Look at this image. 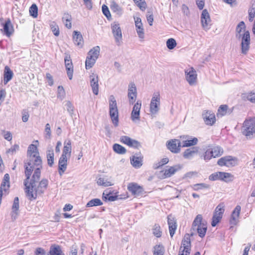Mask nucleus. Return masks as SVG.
<instances>
[{"label": "nucleus", "mask_w": 255, "mask_h": 255, "mask_svg": "<svg viewBox=\"0 0 255 255\" xmlns=\"http://www.w3.org/2000/svg\"><path fill=\"white\" fill-rule=\"evenodd\" d=\"M231 177V174L224 172H217L212 174L209 177V179L212 181L221 180L226 182L228 181L227 179Z\"/></svg>", "instance_id": "f8f14e48"}, {"label": "nucleus", "mask_w": 255, "mask_h": 255, "mask_svg": "<svg viewBox=\"0 0 255 255\" xmlns=\"http://www.w3.org/2000/svg\"><path fill=\"white\" fill-rule=\"evenodd\" d=\"M73 39L75 45L79 47H82L84 41L82 35L79 31H74L73 32Z\"/></svg>", "instance_id": "5701e85b"}, {"label": "nucleus", "mask_w": 255, "mask_h": 255, "mask_svg": "<svg viewBox=\"0 0 255 255\" xmlns=\"http://www.w3.org/2000/svg\"><path fill=\"white\" fill-rule=\"evenodd\" d=\"M111 9L117 14L121 15L123 13L122 8L116 2L113 1L111 5Z\"/></svg>", "instance_id": "37998d69"}, {"label": "nucleus", "mask_w": 255, "mask_h": 255, "mask_svg": "<svg viewBox=\"0 0 255 255\" xmlns=\"http://www.w3.org/2000/svg\"><path fill=\"white\" fill-rule=\"evenodd\" d=\"M42 162L40 156L34 155L28 156L24 161L26 178L23 184L26 196L30 200H35L38 195L42 194L48 186L47 179L43 178L39 181L42 168Z\"/></svg>", "instance_id": "f257e3e1"}, {"label": "nucleus", "mask_w": 255, "mask_h": 255, "mask_svg": "<svg viewBox=\"0 0 255 255\" xmlns=\"http://www.w3.org/2000/svg\"><path fill=\"white\" fill-rule=\"evenodd\" d=\"M202 216L201 215L199 214L198 215L196 218H195L193 224H192V229L193 230H195V228H196L197 227H199V225L201 224H205L203 222H202Z\"/></svg>", "instance_id": "a19ab883"}, {"label": "nucleus", "mask_w": 255, "mask_h": 255, "mask_svg": "<svg viewBox=\"0 0 255 255\" xmlns=\"http://www.w3.org/2000/svg\"><path fill=\"white\" fill-rule=\"evenodd\" d=\"M67 166V157L61 156L58 161V172L60 175H63Z\"/></svg>", "instance_id": "aec40b11"}, {"label": "nucleus", "mask_w": 255, "mask_h": 255, "mask_svg": "<svg viewBox=\"0 0 255 255\" xmlns=\"http://www.w3.org/2000/svg\"><path fill=\"white\" fill-rule=\"evenodd\" d=\"M176 40L173 38H169L166 41L167 47L170 49H173L176 46Z\"/></svg>", "instance_id": "6e6d98bb"}, {"label": "nucleus", "mask_w": 255, "mask_h": 255, "mask_svg": "<svg viewBox=\"0 0 255 255\" xmlns=\"http://www.w3.org/2000/svg\"><path fill=\"white\" fill-rule=\"evenodd\" d=\"M237 40L241 41V51L243 54H247L249 49L251 41L250 34L249 31L235 35Z\"/></svg>", "instance_id": "20e7f679"}, {"label": "nucleus", "mask_w": 255, "mask_h": 255, "mask_svg": "<svg viewBox=\"0 0 255 255\" xmlns=\"http://www.w3.org/2000/svg\"><path fill=\"white\" fill-rule=\"evenodd\" d=\"M153 234L157 238H159L161 236L162 232L160 230V227L158 224H155L152 229Z\"/></svg>", "instance_id": "de8ad7c7"}, {"label": "nucleus", "mask_w": 255, "mask_h": 255, "mask_svg": "<svg viewBox=\"0 0 255 255\" xmlns=\"http://www.w3.org/2000/svg\"><path fill=\"white\" fill-rule=\"evenodd\" d=\"M19 145L17 144H14L13 146H12L11 148L8 149L6 152L7 153H10L11 154H13L14 153H15L17 151L19 150Z\"/></svg>", "instance_id": "69168bd1"}, {"label": "nucleus", "mask_w": 255, "mask_h": 255, "mask_svg": "<svg viewBox=\"0 0 255 255\" xmlns=\"http://www.w3.org/2000/svg\"><path fill=\"white\" fill-rule=\"evenodd\" d=\"M90 82L93 93L95 95H97L99 93V78L98 75L94 73L90 75Z\"/></svg>", "instance_id": "2eb2a0df"}, {"label": "nucleus", "mask_w": 255, "mask_h": 255, "mask_svg": "<svg viewBox=\"0 0 255 255\" xmlns=\"http://www.w3.org/2000/svg\"><path fill=\"white\" fill-rule=\"evenodd\" d=\"M27 155L28 156L30 155L40 156L37 146L33 144H30L28 147Z\"/></svg>", "instance_id": "f704fd0d"}, {"label": "nucleus", "mask_w": 255, "mask_h": 255, "mask_svg": "<svg viewBox=\"0 0 255 255\" xmlns=\"http://www.w3.org/2000/svg\"><path fill=\"white\" fill-rule=\"evenodd\" d=\"M247 98L249 101L255 103V91L249 93Z\"/></svg>", "instance_id": "774afa93"}, {"label": "nucleus", "mask_w": 255, "mask_h": 255, "mask_svg": "<svg viewBox=\"0 0 255 255\" xmlns=\"http://www.w3.org/2000/svg\"><path fill=\"white\" fill-rule=\"evenodd\" d=\"M226 162L228 163L226 164V166L229 167L230 166H233L235 164V159L231 156H225Z\"/></svg>", "instance_id": "680f3d73"}, {"label": "nucleus", "mask_w": 255, "mask_h": 255, "mask_svg": "<svg viewBox=\"0 0 255 255\" xmlns=\"http://www.w3.org/2000/svg\"><path fill=\"white\" fill-rule=\"evenodd\" d=\"M211 150V154H213V158H216L221 156L223 153V149L219 146H216L210 148Z\"/></svg>", "instance_id": "4c0bfd02"}, {"label": "nucleus", "mask_w": 255, "mask_h": 255, "mask_svg": "<svg viewBox=\"0 0 255 255\" xmlns=\"http://www.w3.org/2000/svg\"><path fill=\"white\" fill-rule=\"evenodd\" d=\"M202 117L207 125L212 126L216 122L214 113L211 111H205L202 113Z\"/></svg>", "instance_id": "ddd939ff"}, {"label": "nucleus", "mask_w": 255, "mask_h": 255, "mask_svg": "<svg viewBox=\"0 0 255 255\" xmlns=\"http://www.w3.org/2000/svg\"><path fill=\"white\" fill-rule=\"evenodd\" d=\"M112 33L115 39V41L118 45H120L122 42V33L120 24L114 22L111 24Z\"/></svg>", "instance_id": "0eeeda50"}, {"label": "nucleus", "mask_w": 255, "mask_h": 255, "mask_svg": "<svg viewBox=\"0 0 255 255\" xmlns=\"http://www.w3.org/2000/svg\"><path fill=\"white\" fill-rule=\"evenodd\" d=\"M48 255H65V254L60 246L53 244L50 247Z\"/></svg>", "instance_id": "4be33fe9"}, {"label": "nucleus", "mask_w": 255, "mask_h": 255, "mask_svg": "<svg viewBox=\"0 0 255 255\" xmlns=\"http://www.w3.org/2000/svg\"><path fill=\"white\" fill-rule=\"evenodd\" d=\"M228 109V106L226 105H223L220 106V107L219 108L218 113H217V116L219 117H222L225 116L227 113V111Z\"/></svg>", "instance_id": "49530a36"}, {"label": "nucleus", "mask_w": 255, "mask_h": 255, "mask_svg": "<svg viewBox=\"0 0 255 255\" xmlns=\"http://www.w3.org/2000/svg\"><path fill=\"white\" fill-rule=\"evenodd\" d=\"M139 8L144 10L145 9L146 4L144 0H133Z\"/></svg>", "instance_id": "bf43d9fd"}, {"label": "nucleus", "mask_w": 255, "mask_h": 255, "mask_svg": "<svg viewBox=\"0 0 255 255\" xmlns=\"http://www.w3.org/2000/svg\"><path fill=\"white\" fill-rule=\"evenodd\" d=\"M35 255H46L45 251L42 248H37L35 252Z\"/></svg>", "instance_id": "338daca9"}, {"label": "nucleus", "mask_w": 255, "mask_h": 255, "mask_svg": "<svg viewBox=\"0 0 255 255\" xmlns=\"http://www.w3.org/2000/svg\"><path fill=\"white\" fill-rule=\"evenodd\" d=\"M224 211V206L223 204H220L216 207L212 217L211 222L212 227H215L220 222L222 218Z\"/></svg>", "instance_id": "39448f33"}, {"label": "nucleus", "mask_w": 255, "mask_h": 255, "mask_svg": "<svg viewBox=\"0 0 255 255\" xmlns=\"http://www.w3.org/2000/svg\"><path fill=\"white\" fill-rule=\"evenodd\" d=\"M46 158L48 165L50 167H52L54 164V153L53 150L51 147L48 148L47 150Z\"/></svg>", "instance_id": "c756f323"}, {"label": "nucleus", "mask_w": 255, "mask_h": 255, "mask_svg": "<svg viewBox=\"0 0 255 255\" xmlns=\"http://www.w3.org/2000/svg\"><path fill=\"white\" fill-rule=\"evenodd\" d=\"M142 157L137 154L133 155L130 157V162L135 168H139L142 165Z\"/></svg>", "instance_id": "c85d7f7f"}, {"label": "nucleus", "mask_w": 255, "mask_h": 255, "mask_svg": "<svg viewBox=\"0 0 255 255\" xmlns=\"http://www.w3.org/2000/svg\"><path fill=\"white\" fill-rule=\"evenodd\" d=\"M146 18H147V20L149 25L152 26L153 24V15L151 11H147Z\"/></svg>", "instance_id": "0e129e2a"}, {"label": "nucleus", "mask_w": 255, "mask_h": 255, "mask_svg": "<svg viewBox=\"0 0 255 255\" xmlns=\"http://www.w3.org/2000/svg\"><path fill=\"white\" fill-rule=\"evenodd\" d=\"M29 13L34 18H36L38 15V7L35 4H32L29 8Z\"/></svg>", "instance_id": "603ef678"}, {"label": "nucleus", "mask_w": 255, "mask_h": 255, "mask_svg": "<svg viewBox=\"0 0 255 255\" xmlns=\"http://www.w3.org/2000/svg\"><path fill=\"white\" fill-rule=\"evenodd\" d=\"M118 199V196L113 195L108 191H105L103 193V199L105 201H114Z\"/></svg>", "instance_id": "72a5a7b5"}, {"label": "nucleus", "mask_w": 255, "mask_h": 255, "mask_svg": "<svg viewBox=\"0 0 255 255\" xmlns=\"http://www.w3.org/2000/svg\"><path fill=\"white\" fill-rule=\"evenodd\" d=\"M182 166L180 164L171 166L168 169L160 172V174H162V175H161V178L162 179L169 178L174 174L176 172L180 170Z\"/></svg>", "instance_id": "9d476101"}, {"label": "nucleus", "mask_w": 255, "mask_h": 255, "mask_svg": "<svg viewBox=\"0 0 255 255\" xmlns=\"http://www.w3.org/2000/svg\"><path fill=\"white\" fill-rule=\"evenodd\" d=\"M120 141L130 147L138 148L140 146V144L137 140L133 139L128 136H122L120 137Z\"/></svg>", "instance_id": "dca6fc26"}, {"label": "nucleus", "mask_w": 255, "mask_h": 255, "mask_svg": "<svg viewBox=\"0 0 255 255\" xmlns=\"http://www.w3.org/2000/svg\"><path fill=\"white\" fill-rule=\"evenodd\" d=\"M13 76V73L10 68L8 66H5L3 73L4 84L6 85L9 81H10L12 79Z\"/></svg>", "instance_id": "a878e982"}, {"label": "nucleus", "mask_w": 255, "mask_h": 255, "mask_svg": "<svg viewBox=\"0 0 255 255\" xmlns=\"http://www.w3.org/2000/svg\"><path fill=\"white\" fill-rule=\"evenodd\" d=\"M213 154H211V150L210 148L207 149L203 155H201V158L203 157L205 160L208 161L213 157Z\"/></svg>", "instance_id": "4d7b16f0"}, {"label": "nucleus", "mask_w": 255, "mask_h": 255, "mask_svg": "<svg viewBox=\"0 0 255 255\" xmlns=\"http://www.w3.org/2000/svg\"><path fill=\"white\" fill-rule=\"evenodd\" d=\"M50 28L53 32V34L58 36L59 35V27L56 23L54 21H52L50 25Z\"/></svg>", "instance_id": "8fccbe9b"}, {"label": "nucleus", "mask_w": 255, "mask_h": 255, "mask_svg": "<svg viewBox=\"0 0 255 255\" xmlns=\"http://www.w3.org/2000/svg\"><path fill=\"white\" fill-rule=\"evenodd\" d=\"M65 103V106L67 109V111L69 113L70 116L72 117V115L74 113V107L71 102L69 101H66L64 102Z\"/></svg>", "instance_id": "864d4df0"}, {"label": "nucleus", "mask_w": 255, "mask_h": 255, "mask_svg": "<svg viewBox=\"0 0 255 255\" xmlns=\"http://www.w3.org/2000/svg\"><path fill=\"white\" fill-rule=\"evenodd\" d=\"M64 61L67 76L70 80H72L73 74V65L69 54L65 53Z\"/></svg>", "instance_id": "6e6552de"}, {"label": "nucleus", "mask_w": 255, "mask_h": 255, "mask_svg": "<svg viewBox=\"0 0 255 255\" xmlns=\"http://www.w3.org/2000/svg\"><path fill=\"white\" fill-rule=\"evenodd\" d=\"M134 19L136 30L138 36L140 38L143 39L144 38V33L141 20L139 17H136V18H134Z\"/></svg>", "instance_id": "412c9836"}, {"label": "nucleus", "mask_w": 255, "mask_h": 255, "mask_svg": "<svg viewBox=\"0 0 255 255\" xmlns=\"http://www.w3.org/2000/svg\"><path fill=\"white\" fill-rule=\"evenodd\" d=\"M169 161V159L168 158H164L162 159L159 162L157 163L154 164V168L158 169L160 167L164 165V164H167Z\"/></svg>", "instance_id": "052dcab7"}, {"label": "nucleus", "mask_w": 255, "mask_h": 255, "mask_svg": "<svg viewBox=\"0 0 255 255\" xmlns=\"http://www.w3.org/2000/svg\"><path fill=\"white\" fill-rule=\"evenodd\" d=\"M128 189L136 196L140 195L143 192L142 188L134 183H129L128 186Z\"/></svg>", "instance_id": "f3484780"}, {"label": "nucleus", "mask_w": 255, "mask_h": 255, "mask_svg": "<svg viewBox=\"0 0 255 255\" xmlns=\"http://www.w3.org/2000/svg\"><path fill=\"white\" fill-rule=\"evenodd\" d=\"M19 209V199L18 197H16L14 199L13 203L12 206V212L17 215V211Z\"/></svg>", "instance_id": "3c124183"}, {"label": "nucleus", "mask_w": 255, "mask_h": 255, "mask_svg": "<svg viewBox=\"0 0 255 255\" xmlns=\"http://www.w3.org/2000/svg\"><path fill=\"white\" fill-rule=\"evenodd\" d=\"M193 233H191L190 235L189 234H185L182 241V246L183 247L184 249H188L189 248H190V236H193Z\"/></svg>", "instance_id": "2f4dec72"}, {"label": "nucleus", "mask_w": 255, "mask_h": 255, "mask_svg": "<svg viewBox=\"0 0 255 255\" xmlns=\"http://www.w3.org/2000/svg\"><path fill=\"white\" fill-rule=\"evenodd\" d=\"M97 184L99 185L104 186L105 187L111 186L112 185L110 181H108V179L105 178H99L97 180Z\"/></svg>", "instance_id": "09e8293b"}, {"label": "nucleus", "mask_w": 255, "mask_h": 255, "mask_svg": "<svg viewBox=\"0 0 255 255\" xmlns=\"http://www.w3.org/2000/svg\"><path fill=\"white\" fill-rule=\"evenodd\" d=\"M100 52V48L99 46H96L92 48L88 53V56L90 57H92V58H94L97 60L99 56Z\"/></svg>", "instance_id": "473e14b6"}, {"label": "nucleus", "mask_w": 255, "mask_h": 255, "mask_svg": "<svg viewBox=\"0 0 255 255\" xmlns=\"http://www.w3.org/2000/svg\"><path fill=\"white\" fill-rule=\"evenodd\" d=\"M201 21L203 28L204 30H207L210 28L211 24V19L209 13L206 9H204L202 11Z\"/></svg>", "instance_id": "1a4fd4ad"}, {"label": "nucleus", "mask_w": 255, "mask_h": 255, "mask_svg": "<svg viewBox=\"0 0 255 255\" xmlns=\"http://www.w3.org/2000/svg\"><path fill=\"white\" fill-rule=\"evenodd\" d=\"M153 255H164V249L162 245H157L153 247Z\"/></svg>", "instance_id": "ea45409f"}, {"label": "nucleus", "mask_w": 255, "mask_h": 255, "mask_svg": "<svg viewBox=\"0 0 255 255\" xmlns=\"http://www.w3.org/2000/svg\"><path fill=\"white\" fill-rule=\"evenodd\" d=\"M199 147L194 146L185 150L183 153V156L186 159H191L196 154H198L199 151Z\"/></svg>", "instance_id": "6ab92c4d"}, {"label": "nucleus", "mask_w": 255, "mask_h": 255, "mask_svg": "<svg viewBox=\"0 0 255 255\" xmlns=\"http://www.w3.org/2000/svg\"><path fill=\"white\" fill-rule=\"evenodd\" d=\"M255 15V3L252 4L249 10V20L252 21Z\"/></svg>", "instance_id": "5fc2aeb1"}, {"label": "nucleus", "mask_w": 255, "mask_h": 255, "mask_svg": "<svg viewBox=\"0 0 255 255\" xmlns=\"http://www.w3.org/2000/svg\"><path fill=\"white\" fill-rule=\"evenodd\" d=\"M168 224L170 235L172 237L176 230L177 225L174 218L172 217L170 215L168 216Z\"/></svg>", "instance_id": "bb28decb"}, {"label": "nucleus", "mask_w": 255, "mask_h": 255, "mask_svg": "<svg viewBox=\"0 0 255 255\" xmlns=\"http://www.w3.org/2000/svg\"><path fill=\"white\" fill-rule=\"evenodd\" d=\"M113 148L114 151L118 154H124L126 153V149L124 146L119 144H114L113 145Z\"/></svg>", "instance_id": "58836bf2"}, {"label": "nucleus", "mask_w": 255, "mask_h": 255, "mask_svg": "<svg viewBox=\"0 0 255 255\" xmlns=\"http://www.w3.org/2000/svg\"><path fill=\"white\" fill-rule=\"evenodd\" d=\"M102 11L103 14L107 17L108 19L111 17L109 8L106 5H103L102 6Z\"/></svg>", "instance_id": "e2e57ef3"}, {"label": "nucleus", "mask_w": 255, "mask_h": 255, "mask_svg": "<svg viewBox=\"0 0 255 255\" xmlns=\"http://www.w3.org/2000/svg\"><path fill=\"white\" fill-rule=\"evenodd\" d=\"M246 30V26L245 22L243 21H242L239 23V24L237 25L236 29H235V35L238 34H241L245 32V31H247Z\"/></svg>", "instance_id": "c9c22d12"}, {"label": "nucleus", "mask_w": 255, "mask_h": 255, "mask_svg": "<svg viewBox=\"0 0 255 255\" xmlns=\"http://www.w3.org/2000/svg\"><path fill=\"white\" fill-rule=\"evenodd\" d=\"M207 227L206 223L201 224L199 227H197L194 230H196L199 236L201 238H203L206 233Z\"/></svg>", "instance_id": "e433bc0d"}, {"label": "nucleus", "mask_w": 255, "mask_h": 255, "mask_svg": "<svg viewBox=\"0 0 255 255\" xmlns=\"http://www.w3.org/2000/svg\"><path fill=\"white\" fill-rule=\"evenodd\" d=\"M180 138L185 139L183 141L182 147H189L191 146L195 145L197 143L198 139L196 137L193 138L192 139H189L188 136H181Z\"/></svg>", "instance_id": "cd10ccee"}, {"label": "nucleus", "mask_w": 255, "mask_h": 255, "mask_svg": "<svg viewBox=\"0 0 255 255\" xmlns=\"http://www.w3.org/2000/svg\"><path fill=\"white\" fill-rule=\"evenodd\" d=\"M241 210V207L239 205H237L234 210H233L232 217H231V223L233 224H236L237 223V220L239 216L240 212Z\"/></svg>", "instance_id": "7c9ffc66"}, {"label": "nucleus", "mask_w": 255, "mask_h": 255, "mask_svg": "<svg viewBox=\"0 0 255 255\" xmlns=\"http://www.w3.org/2000/svg\"><path fill=\"white\" fill-rule=\"evenodd\" d=\"M160 94L159 92L153 94L150 104V112L152 114H156L159 110Z\"/></svg>", "instance_id": "423d86ee"}, {"label": "nucleus", "mask_w": 255, "mask_h": 255, "mask_svg": "<svg viewBox=\"0 0 255 255\" xmlns=\"http://www.w3.org/2000/svg\"><path fill=\"white\" fill-rule=\"evenodd\" d=\"M72 151L71 141L70 139L66 140L64 143V148L62 156H70Z\"/></svg>", "instance_id": "b1692460"}, {"label": "nucleus", "mask_w": 255, "mask_h": 255, "mask_svg": "<svg viewBox=\"0 0 255 255\" xmlns=\"http://www.w3.org/2000/svg\"><path fill=\"white\" fill-rule=\"evenodd\" d=\"M103 205V202L100 199L95 198L89 201L86 204L87 207H91Z\"/></svg>", "instance_id": "79ce46f5"}, {"label": "nucleus", "mask_w": 255, "mask_h": 255, "mask_svg": "<svg viewBox=\"0 0 255 255\" xmlns=\"http://www.w3.org/2000/svg\"><path fill=\"white\" fill-rule=\"evenodd\" d=\"M3 31L7 36H10L13 32V26L9 19L5 21L3 24Z\"/></svg>", "instance_id": "393cba45"}, {"label": "nucleus", "mask_w": 255, "mask_h": 255, "mask_svg": "<svg viewBox=\"0 0 255 255\" xmlns=\"http://www.w3.org/2000/svg\"><path fill=\"white\" fill-rule=\"evenodd\" d=\"M137 92L135 84L133 83H130L128 85V97L129 99L133 100V98L131 96V94Z\"/></svg>", "instance_id": "a18cd8bd"}, {"label": "nucleus", "mask_w": 255, "mask_h": 255, "mask_svg": "<svg viewBox=\"0 0 255 255\" xmlns=\"http://www.w3.org/2000/svg\"><path fill=\"white\" fill-rule=\"evenodd\" d=\"M65 96V90L62 86L58 87L57 98L62 100Z\"/></svg>", "instance_id": "13d9d810"}, {"label": "nucleus", "mask_w": 255, "mask_h": 255, "mask_svg": "<svg viewBox=\"0 0 255 255\" xmlns=\"http://www.w3.org/2000/svg\"><path fill=\"white\" fill-rule=\"evenodd\" d=\"M241 131L247 139L255 137V117L246 119L243 124Z\"/></svg>", "instance_id": "f03ea898"}, {"label": "nucleus", "mask_w": 255, "mask_h": 255, "mask_svg": "<svg viewBox=\"0 0 255 255\" xmlns=\"http://www.w3.org/2000/svg\"><path fill=\"white\" fill-rule=\"evenodd\" d=\"M141 107V103L138 101L134 105L131 114V119L133 121L139 120L140 110Z\"/></svg>", "instance_id": "a211bd4d"}, {"label": "nucleus", "mask_w": 255, "mask_h": 255, "mask_svg": "<svg viewBox=\"0 0 255 255\" xmlns=\"http://www.w3.org/2000/svg\"><path fill=\"white\" fill-rule=\"evenodd\" d=\"M96 60H97L95 59L94 58H92V57L88 56L85 62L86 68L87 69H89L92 68L95 64Z\"/></svg>", "instance_id": "c03bdc74"}, {"label": "nucleus", "mask_w": 255, "mask_h": 255, "mask_svg": "<svg viewBox=\"0 0 255 255\" xmlns=\"http://www.w3.org/2000/svg\"><path fill=\"white\" fill-rule=\"evenodd\" d=\"M167 146L172 152L178 153L180 150L181 145L180 141L177 139H173L167 142Z\"/></svg>", "instance_id": "9b49d317"}, {"label": "nucleus", "mask_w": 255, "mask_h": 255, "mask_svg": "<svg viewBox=\"0 0 255 255\" xmlns=\"http://www.w3.org/2000/svg\"><path fill=\"white\" fill-rule=\"evenodd\" d=\"M109 113L112 121L115 127L119 125V112L115 97L111 95L109 100Z\"/></svg>", "instance_id": "7ed1b4c3"}, {"label": "nucleus", "mask_w": 255, "mask_h": 255, "mask_svg": "<svg viewBox=\"0 0 255 255\" xmlns=\"http://www.w3.org/2000/svg\"><path fill=\"white\" fill-rule=\"evenodd\" d=\"M186 74V79L190 85H193L195 84L197 80V74L196 71L193 68L191 67L187 69L185 71Z\"/></svg>", "instance_id": "4468645a"}]
</instances>
